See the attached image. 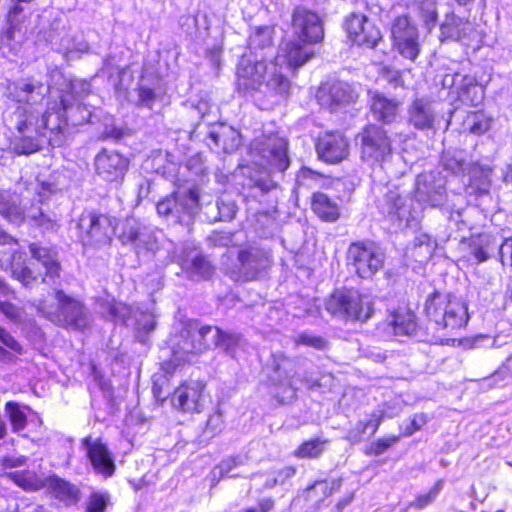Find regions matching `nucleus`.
<instances>
[{"instance_id": "obj_1", "label": "nucleus", "mask_w": 512, "mask_h": 512, "mask_svg": "<svg viewBox=\"0 0 512 512\" xmlns=\"http://www.w3.org/2000/svg\"><path fill=\"white\" fill-rule=\"evenodd\" d=\"M16 134L11 139L10 147L17 155H30L38 152L48 142L53 147H60L65 142L64 130L66 120L61 119L63 115L57 114V124L50 127L51 114L45 112L41 118L34 116L24 108H18L15 112Z\"/></svg>"}, {"instance_id": "obj_2", "label": "nucleus", "mask_w": 512, "mask_h": 512, "mask_svg": "<svg viewBox=\"0 0 512 512\" xmlns=\"http://www.w3.org/2000/svg\"><path fill=\"white\" fill-rule=\"evenodd\" d=\"M425 311L439 329L453 331L467 324L468 308L464 301L452 295L433 293L426 301Z\"/></svg>"}, {"instance_id": "obj_3", "label": "nucleus", "mask_w": 512, "mask_h": 512, "mask_svg": "<svg viewBox=\"0 0 512 512\" xmlns=\"http://www.w3.org/2000/svg\"><path fill=\"white\" fill-rule=\"evenodd\" d=\"M212 326H199L195 320H181L171 338L173 354L180 360H189L190 355H198L211 347L208 336Z\"/></svg>"}, {"instance_id": "obj_4", "label": "nucleus", "mask_w": 512, "mask_h": 512, "mask_svg": "<svg viewBox=\"0 0 512 512\" xmlns=\"http://www.w3.org/2000/svg\"><path fill=\"white\" fill-rule=\"evenodd\" d=\"M326 310L334 316L346 320L365 322L373 314V303L369 296L355 290L334 292L325 303Z\"/></svg>"}, {"instance_id": "obj_5", "label": "nucleus", "mask_w": 512, "mask_h": 512, "mask_svg": "<svg viewBox=\"0 0 512 512\" xmlns=\"http://www.w3.org/2000/svg\"><path fill=\"white\" fill-rule=\"evenodd\" d=\"M55 298L57 309L48 315L51 322L73 330H84L90 326L91 314L80 300L66 295L61 290L56 291Z\"/></svg>"}, {"instance_id": "obj_6", "label": "nucleus", "mask_w": 512, "mask_h": 512, "mask_svg": "<svg viewBox=\"0 0 512 512\" xmlns=\"http://www.w3.org/2000/svg\"><path fill=\"white\" fill-rule=\"evenodd\" d=\"M279 63L280 56L269 63L267 77L254 98L261 109H270L290 96L292 84L280 71Z\"/></svg>"}, {"instance_id": "obj_7", "label": "nucleus", "mask_w": 512, "mask_h": 512, "mask_svg": "<svg viewBox=\"0 0 512 512\" xmlns=\"http://www.w3.org/2000/svg\"><path fill=\"white\" fill-rule=\"evenodd\" d=\"M348 264L363 279H369L383 268L385 255L373 242H354L347 251Z\"/></svg>"}, {"instance_id": "obj_8", "label": "nucleus", "mask_w": 512, "mask_h": 512, "mask_svg": "<svg viewBox=\"0 0 512 512\" xmlns=\"http://www.w3.org/2000/svg\"><path fill=\"white\" fill-rule=\"evenodd\" d=\"M49 94L50 86L34 76L8 82L5 92L9 100L30 107L42 105Z\"/></svg>"}, {"instance_id": "obj_9", "label": "nucleus", "mask_w": 512, "mask_h": 512, "mask_svg": "<svg viewBox=\"0 0 512 512\" xmlns=\"http://www.w3.org/2000/svg\"><path fill=\"white\" fill-rule=\"evenodd\" d=\"M269 64L266 59L243 55L237 67V85L239 91L255 98L267 77Z\"/></svg>"}, {"instance_id": "obj_10", "label": "nucleus", "mask_w": 512, "mask_h": 512, "mask_svg": "<svg viewBox=\"0 0 512 512\" xmlns=\"http://www.w3.org/2000/svg\"><path fill=\"white\" fill-rule=\"evenodd\" d=\"M236 278L253 281L266 274L272 264L270 253L258 246H247L239 250Z\"/></svg>"}, {"instance_id": "obj_11", "label": "nucleus", "mask_w": 512, "mask_h": 512, "mask_svg": "<svg viewBox=\"0 0 512 512\" xmlns=\"http://www.w3.org/2000/svg\"><path fill=\"white\" fill-rule=\"evenodd\" d=\"M114 219L108 215L89 213L82 215L78 228L85 245L103 246L109 244L114 234Z\"/></svg>"}, {"instance_id": "obj_12", "label": "nucleus", "mask_w": 512, "mask_h": 512, "mask_svg": "<svg viewBox=\"0 0 512 512\" xmlns=\"http://www.w3.org/2000/svg\"><path fill=\"white\" fill-rule=\"evenodd\" d=\"M446 179L440 172H424L415 182V199L424 205L439 207L446 201Z\"/></svg>"}, {"instance_id": "obj_13", "label": "nucleus", "mask_w": 512, "mask_h": 512, "mask_svg": "<svg viewBox=\"0 0 512 512\" xmlns=\"http://www.w3.org/2000/svg\"><path fill=\"white\" fill-rule=\"evenodd\" d=\"M360 140L361 156L364 160L380 162L391 154V141L386 131L376 125H369L357 136Z\"/></svg>"}, {"instance_id": "obj_14", "label": "nucleus", "mask_w": 512, "mask_h": 512, "mask_svg": "<svg viewBox=\"0 0 512 512\" xmlns=\"http://www.w3.org/2000/svg\"><path fill=\"white\" fill-rule=\"evenodd\" d=\"M293 34L303 43H319L324 38L320 17L304 7H297L292 14Z\"/></svg>"}, {"instance_id": "obj_15", "label": "nucleus", "mask_w": 512, "mask_h": 512, "mask_svg": "<svg viewBox=\"0 0 512 512\" xmlns=\"http://www.w3.org/2000/svg\"><path fill=\"white\" fill-rule=\"evenodd\" d=\"M252 147L272 169L284 172L288 168L290 161L285 139L277 136H261L253 141Z\"/></svg>"}, {"instance_id": "obj_16", "label": "nucleus", "mask_w": 512, "mask_h": 512, "mask_svg": "<svg viewBox=\"0 0 512 512\" xmlns=\"http://www.w3.org/2000/svg\"><path fill=\"white\" fill-rule=\"evenodd\" d=\"M391 35L395 47L402 56L411 61L418 57V31L407 16H399L393 21Z\"/></svg>"}, {"instance_id": "obj_17", "label": "nucleus", "mask_w": 512, "mask_h": 512, "mask_svg": "<svg viewBox=\"0 0 512 512\" xmlns=\"http://www.w3.org/2000/svg\"><path fill=\"white\" fill-rule=\"evenodd\" d=\"M345 27L349 38L360 46L373 48L382 39L379 28L364 15L351 14Z\"/></svg>"}, {"instance_id": "obj_18", "label": "nucleus", "mask_w": 512, "mask_h": 512, "mask_svg": "<svg viewBox=\"0 0 512 512\" xmlns=\"http://www.w3.org/2000/svg\"><path fill=\"white\" fill-rule=\"evenodd\" d=\"M349 148L348 139L340 132H325L316 143L319 158L330 164L345 160L349 155Z\"/></svg>"}, {"instance_id": "obj_19", "label": "nucleus", "mask_w": 512, "mask_h": 512, "mask_svg": "<svg viewBox=\"0 0 512 512\" xmlns=\"http://www.w3.org/2000/svg\"><path fill=\"white\" fill-rule=\"evenodd\" d=\"M301 362L300 358H290L282 352L273 355L274 371L278 373L279 377H283L286 381L283 393H275V398L279 403L285 404L295 398L296 389L293 387L291 379L299 375Z\"/></svg>"}, {"instance_id": "obj_20", "label": "nucleus", "mask_w": 512, "mask_h": 512, "mask_svg": "<svg viewBox=\"0 0 512 512\" xmlns=\"http://www.w3.org/2000/svg\"><path fill=\"white\" fill-rule=\"evenodd\" d=\"M205 385L199 381L181 384L171 395L172 406L182 412H200L202 409Z\"/></svg>"}, {"instance_id": "obj_21", "label": "nucleus", "mask_w": 512, "mask_h": 512, "mask_svg": "<svg viewBox=\"0 0 512 512\" xmlns=\"http://www.w3.org/2000/svg\"><path fill=\"white\" fill-rule=\"evenodd\" d=\"M95 169L104 180L119 181L128 169V160L115 151L102 150L95 157Z\"/></svg>"}, {"instance_id": "obj_22", "label": "nucleus", "mask_w": 512, "mask_h": 512, "mask_svg": "<svg viewBox=\"0 0 512 512\" xmlns=\"http://www.w3.org/2000/svg\"><path fill=\"white\" fill-rule=\"evenodd\" d=\"M442 166L445 170L453 174H460L467 171L473 179H476L478 174L481 175L482 180L479 189L482 193L489 191L491 169L488 166H482L478 163L467 164L457 154H451L449 152L443 155Z\"/></svg>"}, {"instance_id": "obj_23", "label": "nucleus", "mask_w": 512, "mask_h": 512, "mask_svg": "<svg viewBox=\"0 0 512 512\" xmlns=\"http://www.w3.org/2000/svg\"><path fill=\"white\" fill-rule=\"evenodd\" d=\"M436 117L434 102L427 97H417L408 106L407 121L415 129H433Z\"/></svg>"}, {"instance_id": "obj_24", "label": "nucleus", "mask_w": 512, "mask_h": 512, "mask_svg": "<svg viewBox=\"0 0 512 512\" xmlns=\"http://www.w3.org/2000/svg\"><path fill=\"white\" fill-rule=\"evenodd\" d=\"M316 97L322 106L333 110L336 105L355 102L358 93L351 84L339 81L328 87H321Z\"/></svg>"}, {"instance_id": "obj_25", "label": "nucleus", "mask_w": 512, "mask_h": 512, "mask_svg": "<svg viewBox=\"0 0 512 512\" xmlns=\"http://www.w3.org/2000/svg\"><path fill=\"white\" fill-rule=\"evenodd\" d=\"M199 195L197 187L172 194V198L175 200L172 210L173 223L187 222L198 212Z\"/></svg>"}, {"instance_id": "obj_26", "label": "nucleus", "mask_w": 512, "mask_h": 512, "mask_svg": "<svg viewBox=\"0 0 512 512\" xmlns=\"http://www.w3.org/2000/svg\"><path fill=\"white\" fill-rule=\"evenodd\" d=\"M83 446L87 450L91 464L97 473L105 477H109L114 473L115 465L105 444L99 440H92L91 437H87L83 440Z\"/></svg>"}, {"instance_id": "obj_27", "label": "nucleus", "mask_w": 512, "mask_h": 512, "mask_svg": "<svg viewBox=\"0 0 512 512\" xmlns=\"http://www.w3.org/2000/svg\"><path fill=\"white\" fill-rule=\"evenodd\" d=\"M182 270L193 280L209 279L214 273L211 262L197 250H189L182 257Z\"/></svg>"}, {"instance_id": "obj_28", "label": "nucleus", "mask_w": 512, "mask_h": 512, "mask_svg": "<svg viewBox=\"0 0 512 512\" xmlns=\"http://www.w3.org/2000/svg\"><path fill=\"white\" fill-rule=\"evenodd\" d=\"M46 489L66 505H74L80 500L81 493L79 488L57 475L46 477Z\"/></svg>"}, {"instance_id": "obj_29", "label": "nucleus", "mask_w": 512, "mask_h": 512, "mask_svg": "<svg viewBox=\"0 0 512 512\" xmlns=\"http://www.w3.org/2000/svg\"><path fill=\"white\" fill-rule=\"evenodd\" d=\"M310 43L294 40L284 44L281 48L282 55L290 68H299L308 62L315 54V51L309 47Z\"/></svg>"}, {"instance_id": "obj_30", "label": "nucleus", "mask_w": 512, "mask_h": 512, "mask_svg": "<svg viewBox=\"0 0 512 512\" xmlns=\"http://www.w3.org/2000/svg\"><path fill=\"white\" fill-rule=\"evenodd\" d=\"M0 215L16 225L25 221V211L21 207L20 199L16 193L0 189Z\"/></svg>"}, {"instance_id": "obj_31", "label": "nucleus", "mask_w": 512, "mask_h": 512, "mask_svg": "<svg viewBox=\"0 0 512 512\" xmlns=\"http://www.w3.org/2000/svg\"><path fill=\"white\" fill-rule=\"evenodd\" d=\"M11 274L14 279L21 282V284L27 288L32 287L39 279H41L42 282H46L47 278L37 269L35 263H26L24 260H21V256H14L11 262Z\"/></svg>"}, {"instance_id": "obj_32", "label": "nucleus", "mask_w": 512, "mask_h": 512, "mask_svg": "<svg viewBox=\"0 0 512 512\" xmlns=\"http://www.w3.org/2000/svg\"><path fill=\"white\" fill-rule=\"evenodd\" d=\"M401 103L375 93L371 99V110L375 118L383 123H392L398 116Z\"/></svg>"}, {"instance_id": "obj_33", "label": "nucleus", "mask_w": 512, "mask_h": 512, "mask_svg": "<svg viewBox=\"0 0 512 512\" xmlns=\"http://www.w3.org/2000/svg\"><path fill=\"white\" fill-rule=\"evenodd\" d=\"M273 35L274 28L271 26L255 27L249 36L251 53L255 54L256 57L258 53H262L260 59H266L268 53L273 51Z\"/></svg>"}, {"instance_id": "obj_34", "label": "nucleus", "mask_w": 512, "mask_h": 512, "mask_svg": "<svg viewBox=\"0 0 512 512\" xmlns=\"http://www.w3.org/2000/svg\"><path fill=\"white\" fill-rule=\"evenodd\" d=\"M209 138L216 147L221 148L225 153L234 152L241 144L240 133L227 125H219L213 129L209 134Z\"/></svg>"}, {"instance_id": "obj_35", "label": "nucleus", "mask_w": 512, "mask_h": 512, "mask_svg": "<svg viewBox=\"0 0 512 512\" xmlns=\"http://www.w3.org/2000/svg\"><path fill=\"white\" fill-rule=\"evenodd\" d=\"M29 251L32 258L45 269L46 277L53 279L59 276L60 264L52 249L32 243L29 245Z\"/></svg>"}, {"instance_id": "obj_36", "label": "nucleus", "mask_w": 512, "mask_h": 512, "mask_svg": "<svg viewBox=\"0 0 512 512\" xmlns=\"http://www.w3.org/2000/svg\"><path fill=\"white\" fill-rule=\"evenodd\" d=\"M312 209L319 218L327 222H334L340 217L339 205L322 192L313 194Z\"/></svg>"}, {"instance_id": "obj_37", "label": "nucleus", "mask_w": 512, "mask_h": 512, "mask_svg": "<svg viewBox=\"0 0 512 512\" xmlns=\"http://www.w3.org/2000/svg\"><path fill=\"white\" fill-rule=\"evenodd\" d=\"M341 484V479H333L331 481H315L312 485L305 489L304 498L306 501L319 504L324 501V499L331 496L335 491H338L341 487Z\"/></svg>"}, {"instance_id": "obj_38", "label": "nucleus", "mask_w": 512, "mask_h": 512, "mask_svg": "<svg viewBox=\"0 0 512 512\" xmlns=\"http://www.w3.org/2000/svg\"><path fill=\"white\" fill-rule=\"evenodd\" d=\"M471 29L472 25L468 20L451 13L446 15V18L441 25V34L445 38L460 40L466 37Z\"/></svg>"}, {"instance_id": "obj_39", "label": "nucleus", "mask_w": 512, "mask_h": 512, "mask_svg": "<svg viewBox=\"0 0 512 512\" xmlns=\"http://www.w3.org/2000/svg\"><path fill=\"white\" fill-rule=\"evenodd\" d=\"M387 325L394 335H410L416 329L415 316L410 312L397 311L390 315Z\"/></svg>"}, {"instance_id": "obj_40", "label": "nucleus", "mask_w": 512, "mask_h": 512, "mask_svg": "<svg viewBox=\"0 0 512 512\" xmlns=\"http://www.w3.org/2000/svg\"><path fill=\"white\" fill-rule=\"evenodd\" d=\"M7 476L26 491H37L46 488V477L42 478L33 471H15Z\"/></svg>"}, {"instance_id": "obj_41", "label": "nucleus", "mask_w": 512, "mask_h": 512, "mask_svg": "<svg viewBox=\"0 0 512 512\" xmlns=\"http://www.w3.org/2000/svg\"><path fill=\"white\" fill-rule=\"evenodd\" d=\"M211 346L221 348L227 353L232 354L237 346L242 342V337L237 333L224 332L218 327H213L212 333L208 336Z\"/></svg>"}, {"instance_id": "obj_42", "label": "nucleus", "mask_w": 512, "mask_h": 512, "mask_svg": "<svg viewBox=\"0 0 512 512\" xmlns=\"http://www.w3.org/2000/svg\"><path fill=\"white\" fill-rule=\"evenodd\" d=\"M382 422V415L373 413L366 422L359 421L355 427L351 428L346 435V439L352 443H358L362 440V435L368 429H371V435L375 434Z\"/></svg>"}, {"instance_id": "obj_43", "label": "nucleus", "mask_w": 512, "mask_h": 512, "mask_svg": "<svg viewBox=\"0 0 512 512\" xmlns=\"http://www.w3.org/2000/svg\"><path fill=\"white\" fill-rule=\"evenodd\" d=\"M436 248V241L427 234H420L414 240L411 254L417 261L423 262L429 259Z\"/></svg>"}, {"instance_id": "obj_44", "label": "nucleus", "mask_w": 512, "mask_h": 512, "mask_svg": "<svg viewBox=\"0 0 512 512\" xmlns=\"http://www.w3.org/2000/svg\"><path fill=\"white\" fill-rule=\"evenodd\" d=\"M99 306L105 317L112 321L125 322L126 316L129 314V308L119 302H116L113 298L100 299Z\"/></svg>"}, {"instance_id": "obj_45", "label": "nucleus", "mask_w": 512, "mask_h": 512, "mask_svg": "<svg viewBox=\"0 0 512 512\" xmlns=\"http://www.w3.org/2000/svg\"><path fill=\"white\" fill-rule=\"evenodd\" d=\"M11 293L10 287L0 278V296L7 297ZM0 312L13 323H20L22 321V310L11 302L0 300Z\"/></svg>"}, {"instance_id": "obj_46", "label": "nucleus", "mask_w": 512, "mask_h": 512, "mask_svg": "<svg viewBox=\"0 0 512 512\" xmlns=\"http://www.w3.org/2000/svg\"><path fill=\"white\" fill-rule=\"evenodd\" d=\"M144 226L145 225L133 218L126 219L122 232L119 236L121 242L125 245H131L134 247L144 229Z\"/></svg>"}, {"instance_id": "obj_47", "label": "nucleus", "mask_w": 512, "mask_h": 512, "mask_svg": "<svg viewBox=\"0 0 512 512\" xmlns=\"http://www.w3.org/2000/svg\"><path fill=\"white\" fill-rule=\"evenodd\" d=\"M296 473L293 466H283L277 469H272L268 474V479L263 485L264 489H272L276 485H284Z\"/></svg>"}, {"instance_id": "obj_48", "label": "nucleus", "mask_w": 512, "mask_h": 512, "mask_svg": "<svg viewBox=\"0 0 512 512\" xmlns=\"http://www.w3.org/2000/svg\"><path fill=\"white\" fill-rule=\"evenodd\" d=\"M326 443L327 441L319 438L305 441L294 452V455L298 458H317L323 453Z\"/></svg>"}, {"instance_id": "obj_49", "label": "nucleus", "mask_w": 512, "mask_h": 512, "mask_svg": "<svg viewBox=\"0 0 512 512\" xmlns=\"http://www.w3.org/2000/svg\"><path fill=\"white\" fill-rule=\"evenodd\" d=\"M133 248L137 253H155L159 248L158 239L155 233L148 227L144 226V229Z\"/></svg>"}, {"instance_id": "obj_50", "label": "nucleus", "mask_w": 512, "mask_h": 512, "mask_svg": "<svg viewBox=\"0 0 512 512\" xmlns=\"http://www.w3.org/2000/svg\"><path fill=\"white\" fill-rule=\"evenodd\" d=\"M6 412L9 416V420L12 425V429L14 432H18L23 430L26 427V415L20 409L19 405L14 402L6 403Z\"/></svg>"}, {"instance_id": "obj_51", "label": "nucleus", "mask_w": 512, "mask_h": 512, "mask_svg": "<svg viewBox=\"0 0 512 512\" xmlns=\"http://www.w3.org/2000/svg\"><path fill=\"white\" fill-rule=\"evenodd\" d=\"M385 201L388 205L387 213L402 217L406 198L401 196L397 191L390 190L385 195Z\"/></svg>"}, {"instance_id": "obj_52", "label": "nucleus", "mask_w": 512, "mask_h": 512, "mask_svg": "<svg viewBox=\"0 0 512 512\" xmlns=\"http://www.w3.org/2000/svg\"><path fill=\"white\" fill-rule=\"evenodd\" d=\"M469 131L475 135H482L490 128V119L483 113L476 112L468 116Z\"/></svg>"}, {"instance_id": "obj_53", "label": "nucleus", "mask_w": 512, "mask_h": 512, "mask_svg": "<svg viewBox=\"0 0 512 512\" xmlns=\"http://www.w3.org/2000/svg\"><path fill=\"white\" fill-rule=\"evenodd\" d=\"M488 245V238H479L471 242V254L478 263L484 262L489 259Z\"/></svg>"}, {"instance_id": "obj_54", "label": "nucleus", "mask_w": 512, "mask_h": 512, "mask_svg": "<svg viewBox=\"0 0 512 512\" xmlns=\"http://www.w3.org/2000/svg\"><path fill=\"white\" fill-rule=\"evenodd\" d=\"M295 344L297 346L304 345L309 346L318 350H323L327 346V342L320 336H315L309 333H301L295 338Z\"/></svg>"}, {"instance_id": "obj_55", "label": "nucleus", "mask_w": 512, "mask_h": 512, "mask_svg": "<svg viewBox=\"0 0 512 512\" xmlns=\"http://www.w3.org/2000/svg\"><path fill=\"white\" fill-rule=\"evenodd\" d=\"M65 87L81 102L90 93L91 84L83 79H74L70 80Z\"/></svg>"}, {"instance_id": "obj_56", "label": "nucleus", "mask_w": 512, "mask_h": 512, "mask_svg": "<svg viewBox=\"0 0 512 512\" xmlns=\"http://www.w3.org/2000/svg\"><path fill=\"white\" fill-rule=\"evenodd\" d=\"M399 441L398 436H391L383 439H379L373 442L368 448L366 453L368 455H380L389 449L392 445Z\"/></svg>"}, {"instance_id": "obj_57", "label": "nucleus", "mask_w": 512, "mask_h": 512, "mask_svg": "<svg viewBox=\"0 0 512 512\" xmlns=\"http://www.w3.org/2000/svg\"><path fill=\"white\" fill-rule=\"evenodd\" d=\"M442 488V481H438L428 493L419 495L414 502L410 504V506L416 507L417 509H423L427 505H429L438 495Z\"/></svg>"}, {"instance_id": "obj_58", "label": "nucleus", "mask_w": 512, "mask_h": 512, "mask_svg": "<svg viewBox=\"0 0 512 512\" xmlns=\"http://www.w3.org/2000/svg\"><path fill=\"white\" fill-rule=\"evenodd\" d=\"M218 210V220L230 221L236 215V205L231 201L218 200L216 203Z\"/></svg>"}, {"instance_id": "obj_59", "label": "nucleus", "mask_w": 512, "mask_h": 512, "mask_svg": "<svg viewBox=\"0 0 512 512\" xmlns=\"http://www.w3.org/2000/svg\"><path fill=\"white\" fill-rule=\"evenodd\" d=\"M242 464V461L240 460V458L238 457H233V458H229V459H226V460H223L213 471H212V474H213V477H219V478H222L226 475H228L231 470Z\"/></svg>"}, {"instance_id": "obj_60", "label": "nucleus", "mask_w": 512, "mask_h": 512, "mask_svg": "<svg viewBox=\"0 0 512 512\" xmlns=\"http://www.w3.org/2000/svg\"><path fill=\"white\" fill-rule=\"evenodd\" d=\"M242 464V461L240 460V458L238 457H233V458H229V459H226V460H223L213 471H212V474H213V477H219V478H222L226 475H228L231 470Z\"/></svg>"}, {"instance_id": "obj_61", "label": "nucleus", "mask_w": 512, "mask_h": 512, "mask_svg": "<svg viewBox=\"0 0 512 512\" xmlns=\"http://www.w3.org/2000/svg\"><path fill=\"white\" fill-rule=\"evenodd\" d=\"M137 329L149 333L156 327V317L150 312H141L136 319Z\"/></svg>"}, {"instance_id": "obj_62", "label": "nucleus", "mask_w": 512, "mask_h": 512, "mask_svg": "<svg viewBox=\"0 0 512 512\" xmlns=\"http://www.w3.org/2000/svg\"><path fill=\"white\" fill-rule=\"evenodd\" d=\"M59 99L60 106L63 112H68L72 110L74 106H77V109L80 108L81 102L78 99H76V96H74L67 87H65V89L61 91Z\"/></svg>"}, {"instance_id": "obj_63", "label": "nucleus", "mask_w": 512, "mask_h": 512, "mask_svg": "<svg viewBox=\"0 0 512 512\" xmlns=\"http://www.w3.org/2000/svg\"><path fill=\"white\" fill-rule=\"evenodd\" d=\"M223 428V418L220 412L210 415L205 427V433L212 437L218 434Z\"/></svg>"}, {"instance_id": "obj_64", "label": "nucleus", "mask_w": 512, "mask_h": 512, "mask_svg": "<svg viewBox=\"0 0 512 512\" xmlns=\"http://www.w3.org/2000/svg\"><path fill=\"white\" fill-rule=\"evenodd\" d=\"M105 507L106 498L100 493H92L87 504V512H104Z\"/></svg>"}]
</instances>
